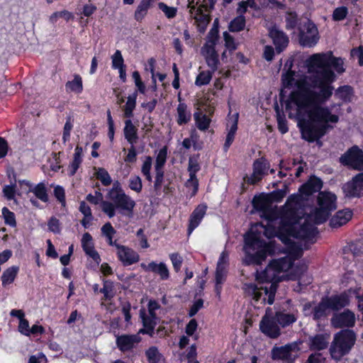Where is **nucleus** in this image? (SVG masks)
Listing matches in <instances>:
<instances>
[{"label":"nucleus","instance_id":"1","mask_svg":"<svg viewBox=\"0 0 363 363\" xmlns=\"http://www.w3.org/2000/svg\"><path fill=\"white\" fill-rule=\"evenodd\" d=\"M308 74H296L289 69L282 74L281 80L286 88L294 86L291 94V102L287 106L296 107V114L303 139L312 142L325 135L339 121V116L325 106L330 99L334 79L333 67L338 73L345 71L343 61L328 53L311 55L306 62Z\"/></svg>","mask_w":363,"mask_h":363},{"label":"nucleus","instance_id":"2","mask_svg":"<svg viewBox=\"0 0 363 363\" xmlns=\"http://www.w3.org/2000/svg\"><path fill=\"white\" fill-rule=\"evenodd\" d=\"M301 256V248L299 246H293L287 251L285 257L272 260L264 271L257 273V284H245V292L255 301H261L263 304L266 302L272 304L277 291L276 283L281 281L284 274L291 269L294 275L299 276L306 270L307 267L304 264H295V261Z\"/></svg>","mask_w":363,"mask_h":363},{"label":"nucleus","instance_id":"3","mask_svg":"<svg viewBox=\"0 0 363 363\" xmlns=\"http://www.w3.org/2000/svg\"><path fill=\"white\" fill-rule=\"evenodd\" d=\"M337 196L330 191H320L318 196V207L311 215L304 216L300 196L292 195L286 201L284 211V230H292L295 236L311 238L314 235L315 224L323 223L331 212L337 208Z\"/></svg>","mask_w":363,"mask_h":363},{"label":"nucleus","instance_id":"4","mask_svg":"<svg viewBox=\"0 0 363 363\" xmlns=\"http://www.w3.org/2000/svg\"><path fill=\"white\" fill-rule=\"evenodd\" d=\"M284 208L285 206L283 207L281 213V225L278 232H276L274 229L267 228L262 224H256L252 228L250 232L246 235L245 238V245L244 247L246 256L244 261L247 264H259L266 259L267 255L275 253L276 252L274 242L270 241L266 243L261 240L259 235L255 233L256 230H259V233H263L268 238L276 235L283 243L288 246L287 251H289L293 246H298L295 242L291 241V238L299 239L306 238L295 236L292 230H284Z\"/></svg>","mask_w":363,"mask_h":363},{"label":"nucleus","instance_id":"5","mask_svg":"<svg viewBox=\"0 0 363 363\" xmlns=\"http://www.w3.org/2000/svg\"><path fill=\"white\" fill-rule=\"evenodd\" d=\"M356 340L357 335L352 330H342L335 333L329 348L331 357L336 361L340 360L351 351Z\"/></svg>","mask_w":363,"mask_h":363},{"label":"nucleus","instance_id":"6","mask_svg":"<svg viewBox=\"0 0 363 363\" xmlns=\"http://www.w3.org/2000/svg\"><path fill=\"white\" fill-rule=\"evenodd\" d=\"M216 0H203L199 7H196L197 2L189 1L188 8L190 9L191 16L195 19L199 31L203 32L210 22V11L213 7Z\"/></svg>","mask_w":363,"mask_h":363},{"label":"nucleus","instance_id":"7","mask_svg":"<svg viewBox=\"0 0 363 363\" xmlns=\"http://www.w3.org/2000/svg\"><path fill=\"white\" fill-rule=\"evenodd\" d=\"M108 198L116 203V208L122 212L131 215L135 202L123 190L120 183L116 181L107 194Z\"/></svg>","mask_w":363,"mask_h":363},{"label":"nucleus","instance_id":"8","mask_svg":"<svg viewBox=\"0 0 363 363\" xmlns=\"http://www.w3.org/2000/svg\"><path fill=\"white\" fill-rule=\"evenodd\" d=\"M340 161L342 164L354 169L363 170V152L356 146L342 155Z\"/></svg>","mask_w":363,"mask_h":363},{"label":"nucleus","instance_id":"9","mask_svg":"<svg viewBox=\"0 0 363 363\" xmlns=\"http://www.w3.org/2000/svg\"><path fill=\"white\" fill-rule=\"evenodd\" d=\"M319 40L318 31L313 23L308 21L303 26L300 34V43L306 47H313Z\"/></svg>","mask_w":363,"mask_h":363},{"label":"nucleus","instance_id":"10","mask_svg":"<svg viewBox=\"0 0 363 363\" xmlns=\"http://www.w3.org/2000/svg\"><path fill=\"white\" fill-rule=\"evenodd\" d=\"M345 196L349 198L363 196V173H359L342 186Z\"/></svg>","mask_w":363,"mask_h":363},{"label":"nucleus","instance_id":"11","mask_svg":"<svg viewBox=\"0 0 363 363\" xmlns=\"http://www.w3.org/2000/svg\"><path fill=\"white\" fill-rule=\"evenodd\" d=\"M278 324L275 315H270L267 311L260 321L259 327L263 333L271 338H277L280 335V328Z\"/></svg>","mask_w":363,"mask_h":363},{"label":"nucleus","instance_id":"12","mask_svg":"<svg viewBox=\"0 0 363 363\" xmlns=\"http://www.w3.org/2000/svg\"><path fill=\"white\" fill-rule=\"evenodd\" d=\"M216 40V38H212L201 48V54L212 72L217 69L218 64V55L215 50Z\"/></svg>","mask_w":363,"mask_h":363},{"label":"nucleus","instance_id":"13","mask_svg":"<svg viewBox=\"0 0 363 363\" xmlns=\"http://www.w3.org/2000/svg\"><path fill=\"white\" fill-rule=\"evenodd\" d=\"M355 315L353 312L346 310L333 315L330 320L331 325L335 328L352 327L355 323Z\"/></svg>","mask_w":363,"mask_h":363},{"label":"nucleus","instance_id":"14","mask_svg":"<svg viewBox=\"0 0 363 363\" xmlns=\"http://www.w3.org/2000/svg\"><path fill=\"white\" fill-rule=\"evenodd\" d=\"M114 247L116 249V253L118 259L124 265H130L138 262V254L130 248L124 245H121L116 242H114Z\"/></svg>","mask_w":363,"mask_h":363},{"label":"nucleus","instance_id":"15","mask_svg":"<svg viewBox=\"0 0 363 363\" xmlns=\"http://www.w3.org/2000/svg\"><path fill=\"white\" fill-rule=\"evenodd\" d=\"M140 266L145 271H150L157 274L163 280H166L169 277V269L163 262L157 264L155 262H151L147 265L143 263Z\"/></svg>","mask_w":363,"mask_h":363},{"label":"nucleus","instance_id":"16","mask_svg":"<svg viewBox=\"0 0 363 363\" xmlns=\"http://www.w3.org/2000/svg\"><path fill=\"white\" fill-rule=\"evenodd\" d=\"M267 168L268 164L265 161L256 160L253 164V172L250 177H247V182L252 184L259 182Z\"/></svg>","mask_w":363,"mask_h":363},{"label":"nucleus","instance_id":"17","mask_svg":"<svg viewBox=\"0 0 363 363\" xmlns=\"http://www.w3.org/2000/svg\"><path fill=\"white\" fill-rule=\"evenodd\" d=\"M207 206L204 204L199 205L191 215L189 219V233L190 234L200 223L206 214Z\"/></svg>","mask_w":363,"mask_h":363},{"label":"nucleus","instance_id":"18","mask_svg":"<svg viewBox=\"0 0 363 363\" xmlns=\"http://www.w3.org/2000/svg\"><path fill=\"white\" fill-rule=\"evenodd\" d=\"M296 348L295 345H286L279 347H274L272 350V356L273 359L291 360L292 353Z\"/></svg>","mask_w":363,"mask_h":363},{"label":"nucleus","instance_id":"19","mask_svg":"<svg viewBox=\"0 0 363 363\" xmlns=\"http://www.w3.org/2000/svg\"><path fill=\"white\" fill-rule=\"evenodd\" d=\"M269 36L273 40L278 52H280L283 48L286 47L289 42L288 38L282 31H280L277 28H272L269 30Z\"/></svg>","mask_w":363,"mask_h":363},{"label":"nucleus","instance_id":"20","mask_svg":"<svg viewBox=\"0 0 363 363\" xmlns=\"http://www.w3.org/2000/svg\"><path fill=\"white\" fill-rule=\"evenodd\" d=\"M140 316L145 327V329H141L140 333L151 334L157 324L156 314H147L145 310H140Z\"/></svg>","mask_w":363,"mask_h":363},{"label":"nucleus","instance_id":"21","mask_svg":"<svg viewBox=\"0 0 363 363\" xmlns=\"http://www.w3.org/2000/svg\"><path fill=\"white\" fill-rule=\"evenodd\" d=\"M140 338L135 335H124L117 337L116 343L121 351H128L139 342Z\"/></svg>","mask_w":363,"mask_h":363},{"label":"nucleus","instance_id":"22","mask_svg":"<svg viewBox=\"0 0 363 363\" xmlns=\"http://www.w3.org/2000/svg\"><path fill=\"white\" fill-rule=\"evenodd\" d=\"M330 310L338 311L349 304V298L347 294L332 296L325 298Z\"/></svg>","mask_w":363,"mask_h":363},{"label":"nucleus","instance_id":"23","mask_svg":"<svg viewBox=\"0 0 363 363\" xmlns=\"http://www.w3.org/2000/svg\"><path fill=\"white\" fill-rule=\"evenodd\" d=\"M123 134L129 144L135 145L137 143L138 140V128L130 119L125 121Z\"/></svg>","mask_w":363,"mask_h":363},{"label":"nucleus","instance_id":"24","mask_svg":"<svg viewBox=\"0 0 363 363\" xmlns=\"http://www.w3.org/2000/svg\"><path fill=\"white\" fill-rule=\"evenodd\" d=\"M82 245L86 254L91 257L94 261L98 262L100 259L99 254L94 248L92 238L89 233H86L83 235Z\"/></svg>","mask_w":363,"mask_h":363},{"label":"nucleus","instance_id":"25","mask_svg":"<svg viewBox=\"0 0 363 363\" xmlns=\"http://www.w3.org/2000/svg\"><path fill=\"white\" fill-rule=\"evenodd\" d=\"M352 216V212L348 210L339 211L331 218L330 225L333 228H338L346 224Z\"/></svg>","mask_w":363,"mask_h":363},{"label":"nucleus","instance_id":"26","mask_svg":"<svg viewBox=\"0 0 363 363\" xmlns=\"http://www.w3.org/2000/svg\"><path fill=\"white\" fill-rule=\"evenodd\" d=\"M253 205L255 208L269 213L272 211V199L268 196L261 195L253 199Z\"/></svg>","mask_w":363,"mask_h":363},{"label":"nucleus","instance_id":"27","mask_svg":"<svg viewBox=\"0 0 363 363\" xmlns=\"http://www.w3.org/2000/svg\"><path fill=\"white\" fill-rule=\"evenodd\" d=\"M27 185L28 186V189L26 190V192H33L37 198L40 199L41 201L46 202L48 201V196L47 194L45 186L43 183H40L36 185L35 187H32L31 184L29 182L23 181L21 183V185Z\"/></svg>","mask_w":363,"mask_h":363},{"label":"nucleus","instance_id":"28","mask_svg":"<svg viewBox=\"0 0 363 363\" xmlns=\"http://www.w3.org/2000/svg\"><path fill=\"white\" fill-rule=\"evenodd\" d=\"M322 182L317 177H312L309 181L303 185L300 191L303 194L311 195L314 192L318 191L322 188Z\"/></svg>","mask_w":363,"mask_h":363},{"label":"nucleus","instance_id":"29","mask_svg":"<svg viewBox=\"0 0 363 363\" xmlns=\"http://www.w3.org/2000/svg\"><path fill=\"white\" fill-rule=\"evenodd\" d=\"M328 335H316L310 337V348L314 350H321L328 347Z\"/></svg>","mask_w":363,"mask_h":363},{"label":"nucleus","instance_id":"30","mask_svg":"<svg viewBox=\"0 0 363 363\" xmlns=\"http://www.w3.org/2000/svg\"><path fill=\"white\" fill-rule=\"evenodd\" d=\"M228 265L217 264L216 272V292L218 296L220 295L221 284L224 282L227 274Z\"/></svg>","mask_w":363,"mask_h":363},{"label":"nucleus","instance_id":"31","mask_svg":"<svg viewBox=\"0 0 363 363\" xmlns=\"http://www.w3.org/2000/svg\"><path fill=\"white\" fill-rule=\"evenodd\" d=\"M330 308L328 304V302L325 298L315 307L313 308V315L315 320H318L321 318L326 317L330 311Z\"/></svg>","mask_w":363,"mask_h":363},{"label":"nucleus","instance_id":"32","mask_svg":"<svg viewBox=\"0 0 363 363\" xmlns=\"http://www.w3.org/2000/svg\"><path fill=\"white\" fill-rule=\"evenodd\" d=\"M191 113L187 110V106L184 104H179L177 108V122L182 125L186 124L191 120Z\"/></svg>","mask_w":363,"mask_h":363},{"label":"nucleus","instance_id":"33","mask_svg":"<svg viewBox=\"0 0 363 363\" xmlns=\"http://www.w3.org/2000/svg\"><path fill=\"white\" fill-rule=\"evenodd\" d=\"M138 94L134 92L127 98L125 105L123 106L124 116L126 118H131L133 116V111L136 106V99Z\"/></svg>","mask_w":363,"mask_h":363},{"label":"nucleus","instance_id":"34","mask_svg":"<svg viewBox=\"0 0 363 363\" xmlns=\"http://www.w3.org/2000/svg\"><path fill=\"white\" fill-rule=\"evenodd\" d=\"M65 86L68 91L77 94L81 93L83 89L82 77L78 74H75L72 81H69L66 83Z\"/></svg>","mask_w":363,"mask_h":363},{"label":"nucleus","instance_id":"35","mask_svg":"<svg viewBox=\"0 0 363 363\" xmlns=\"http://www.w3.org/2000/svg\"><path fill=\"white\" fill-rule=\"evenodd\" d=\"M238 114L237 113L235 116L230 120V130L228 133V135L226 136V140L224 144L225 149H228L230 145L232 144L234 138L235 132L238 129Z\"/></svg>","mask_w":363,"mask_h":363},{"label":"nucleus","instance_id":"36","mask_svg":"<svg viewBox=\"0 0 363 363\" xmlns=\"http://www.w3.org/2000/svg\"><path fill=\"white\" fill-rule=\"evenodd\" d=\"M82 148L81 147L77 146L75 148V152L73 157V160L70 165L69 166V172L71 175H74L77 170L78 169L79 165L82 163Z\"/></svg>","mask_w":363,"mask_h":363},{"label":"nucleus","instance_id":"37","mask_svg":"<svg viewBox=\"0 0 363 363\" xmlns=\"http://www.w3.org/2000/svg\"><path fill=\"white\" fill-rule=\"evenodd\" d=\"M275 318L279 325L282 327L287 326L296 320V316L294 314L278 312L275 314Z\"/></svg>","mask_w":363,"mask_h":363},{"label":"nucleus","instance_id":"38","mask_svg":"<svg viewBox=\"0 0 363 363\" xmlns=\"http://www.w3.org/2000/svg\"><path fill=\"white\" fill-rule=\"evenodd\" d=\"M18 271V267L16 266L9 267L4 271L1 277L2 284L5 286L11 284L14 281Z\"/></svg>","mask_w":363,"mask_h":363},{"label":"nucleus","instance_id":"39","mask_svg":"<svg viewBox=\"0 0 363 363\" xmlns=\"http://www.w3.org/2000/svg\"><path fill=\"white\" fill-rule=\"evenodd\" d=\"M194 116L196 126L200 130L203 131L208 128L211 120L206 115H203L201 113H195Z\"/></svg>","mask_w":363,"mask_h":363},{"label":"nucleus","instance_id":"40","mask_svg":"<svg viewBox=\"0 0 363 363\" xmlns=\"http://www.w3.org/2000/svg\"><path fill=\"white\" fill-rule=\"evenodd\" d=\"M151 5L146 1H141L135 11V18L137 21H141L147 13Z\"/></svg>","mask_w":363,"mask_h":363},{"label":"nucleus","instance_id":"41","mask_svg":"<svg viewBox=\"0 0 363 363\" xmlns=\"http://www.w3.org/2000/svg\"><path fill=\"white\" fill-rule=\"evenodd\" d=\"M146 355L150 363H162L164 361L163 357L156 347H150L147 350Z\"/></svg>","mask_w":363,"mask_h":363},{"label":"nucleus","instance_id":"42","mask_svg":"<svg viewBox=\"0 0 363 363\" xmlns=\"http://www.w3.org/2000/svg\"><path fill=\"white\" fill-rule=\"evenodd\" d=\"M167 149L166 147H163L161 149L156 157L155 164V169L159 170V171H163L162 168L166 162L167 160Z\"/></svg>","mask_w":363,"mask_h":363},{"label":"nucleus","instance_id":"43","mask_svg":"<svg viewBox=\"0 0 363 363\" xmlns=\"http://www.w3.org/2000/svg\"><path fill=\"white\" fill-rule=\"evenodd\" d=\"M95 175L104 186H108L112 182V179L108 172L104 168H98L95 172Z\"/></svg>","mask_w":363,"mask_h":363},{"label":"nucleus","instance_id":"44","mask_svg":"<svg viewBox=\"0 0 363 363\" xmlns=\"http://www.w3.org/2000/svg\"><path fill=\"white\" fill-rule=\"evenodd\" d=\"M152 157L150 156L145 157L144 162L143 163L141 167V172L143 174L145 177L146 179L149 182L152 181V176L150 174V170L152 168Z\"/></svg>","mask_w":363,"mask_h":363},{"label":"nucleus","instance_id":"45","mask_svg":"<svg viewBox=\"0 0 363 363\" xmlns=\"http://www.w3.org/2000/svg\"><path fill=\"white\" fill-rule=\"evenodd\" d=\"M245 26V19L244 16H239L236 17L230 24L229 29L232 32H238L242 30Z\"/></svg>","mask_w":363,"mask_h":363},{"label":"nucleus","instance_id":"46","mask_svg":"<svg viewBox=\"0 0 363 363\" xmlns=\"http://www.w3.org/2000/svg\"><path fill=\"white\" fill-rule=\"evenodd\" d=\"M101 209L109 218H113L116 214V206L115 203L107 201L101 202Z\"/></svg>","mask_w":363,"mask_h":363},{"label":"nucleus","instance_id":"47","mask_svg":"<svg viewBox=\"0 0 363 363\" xmlns=\"http://www.w3.org/2000/svg\"><path fill=\"white\" fill-rule=\"evenodd\" d=\"M212 78V72L211 71H203L199 73L196 79L195 84L197 86H203L208 84Z\"/></svg>","mask_w":363,"mask_h":363},{"label":"nucleus","instance_id":"48","mask_svg":"<svg viewBox=\"0 0 363 363\" xmlns=\"http://www.w3.org/2000/svg\"><path fill=\"white\" fill-rule=\"evenodd\" d=\"M336 95L342 100L350 101L352 96V89L349 86H344L337 90Z\"/></svg>","mask_w":363,"mask_h":363},{"label":"nucleus","instance_id":"49","mask_svg":"<svg viewBox=\"0 0 363 363\" xmlns=\"http://www.w3.org/2000/svg\"><path fill=\"white\" fill-rule=\"evenodd\" d=\"M59 18H64L66 21H69L70 19L73 18V16L70 12H69L66 10H64L62 11H57V12L53 13L50 16V21L52 23H55L57 22V21Z\"/></svg>","mask_w":363,"mask_h":363},{"label":"nucleus","instance_id":"50","mask_svg":"<svg viewBox=\"0 0 363 363\" xmlns=\"http://www.w3.org/2000/svg\"><path fill=\"white\" fill-rule=\"evenodd\" d=\"M129 187L133 191L140 193L142 191L143 184L139 176L134 175L129 180Z\"/></svg>","mask_w":363,"mask_h":363},{"label":"nucleus","instance_id":"51","mask_svg":"<svg viewBox=\"0 0 363 363\" xmlns=\"http://www.w3.org/2000/svg\"><path fill=\"white\" fill-rule=\"evenodd\" d=\"M112 67L114 69H121L124 67L123 58L120 50H116L111 57Z\"/></svg>","mask_w":363,"mask_h":363},{"label":"nucleus","instance_id":"52","mask_svg":"<svg viewBox=\"0 0 363 363\" xmlns=\"http://www.w3.org/2000/svg\"><path fill=\"white\" fill-rule=\"evenodd\" d=\"M104 295L106 300L111 299L113 296V284L110 281H104V287L100 290Z\"/></svg>","mask_w":363,"mask_h":363},{"label":"nucleus","instance_id":"53","mask_svg":"<svg viewBox=\"0 0 363 363\" xmlns=\"http://www.w3.org/2000/svg\"><path fill=\"white\" fill-rule=\"evenodd\" d=\"M200 169V164L198 160L195 157H190L189 160L188 172L189 177H196V174Z\"/></svg>","mask_w":363,"mask_h":363},{"label":"nucleus","instance_id":"54","mask_svg":"<svg viewBox=\"0 0 363 363\" xmlns=\"http://www.w3.org/2000/svg\"><path fill=\"white\" fill-rule=\"evenodd\" d=\"M199 186V181L196 177H189V179L186 182V187L191 191V196H194L197 191Z\"/></svg>","mask_w":363,"mask_h":363},{"label":"nucleus","instance_id":"55","mask_svg":"<svg viewBox=\"0 0 363 363\" xmlns=\"http://www.w3.org/2000/svg\"><path fill=\"white\" fill-rule=\"evenodd\" d=\"M159 9L162 11L165 16L169 18H174L177 14V9L174 7L168 6L164 3H160L158 4Z\"/></svg>","mask_w":363,"mask_h":363},{"label":"nucleus","instance_id":"56","mask_svg":"<svg viewBox=\"0 0 363 363\" xmlns=\"http://www.w3.org/2000/svg\"><path fill=\"white\" fill-rule=\"evenodd\" d=\"M2 213L5 219V223L11 226L16 225V220L13 213L11 212L7 208L2 209Z\"/></svg>","mask_w":363,"mask_h":363},{"label":"nucleus","instance_id":"57","mask_svg":"<svg viewBox=\"0 0 363 363\" xmlns=\"http://www.w3.org/2000/svg\"><path fill=\"white\" fill-rule=\"evenodd\" d=\"M155 180L154 184V188L156 191L157 194H158L160 191V189L163 184L164 180V172L155 170Z\"/></svg>","mask_w":363,"mask_h":363},{"label":"nucleus","instance_id":"58","mask_svg":"<svg viewBox=\"0 0 363 363\" xmlns=\"http://www.w3.org/2000/svg\"><path fill=\"white\" fill-rule=\"evenodd\" d=\"M174 269L176 272L179 271L183 259L178 253H173L169 255Z\"/></svg>","mask_w":363,"mask_h":363},{"label":"nucleus","instance_id":"59","mask_svg":"<svg viewBox=\"0 0 363 363\" xmlns=\"http://www.w3.org/2000/svg\"><path fill=\"white\" fill-rule=\"evenodd\" d=\"M347 14V9L345 6L337 8L333 12V18L335 21L344 19Z\"/></svg>","mask_w":363,"mask_h":363},{"label":"nucleus","instance_id":"60","mask_svg":"<svg viewBox=\"0 0 363 363\" xmlns=\"http://www.w3.org/2000/svg\"><path fill=\"white\" fill-rule=\"evenodd\" d=\"M223 38L225 40V45L227 49L230 50H235L236 49V45L233 38L228 32L223 33Z\"/></svg>","mask_w":363,"mask_h":363},{"label":"nucleus","instance_id":"61","mask_svg":"<svg viewBox=\"0 0 363 363\" xmlns=\"http://www.w3.org/2000/svg\"><path fill=\"white\" fill-rule=\"evenodd\" d=\"M137 160V152L134 145H130V147L128 149V152L125 157L124 160L126 162L134 163Z\"/></svg>","mask_w":363,"mask_h":363},{"label":"nucleus","instance_id":"62","mask_svg":"<svg viewBox=\"0 0 363 363\" xmlns=\"http://www.w3.org/2000/svg\"><path fill=\"white\" fill-rule=\"evenodd\" d=\"M30 327H29V323L26 319H23L19 321L18 325V331L26 336H29L30 334Z\"/></svg>","mask_w":363,"mask_h":363},{"label":"nucleus","instance_id":"63","mask_svg":"<svg viewBox=\"0 0 363 363\" xmlns=\"http://www.w3.org/2000/svg\"><path fill=\"white\" fill-rule=\"evenodd\" d=\"M277 123H278V128L279 131L284 134L288 131V127L286 124V121L284 117L281 116L280 114L277 115Z\"/></svg>","mask_w":363,"mask_h":363},{"label":"nucleus","instance_id":"64","mask_svg":"<svg viewBox=\"0 0 363 363\" xmlns=\"http://www.w3.org/2000/svg\"><path fill=\"white\" fill-rule=\"evenodd\" d=\"M48 227L53 233H57L60 231V222L57 218H52L48 222Z\"/></svg>","mask_w":363,"mask_h":363}]
</instances>
